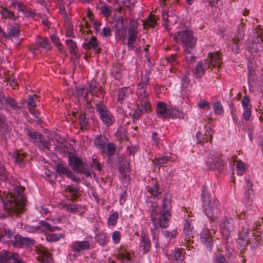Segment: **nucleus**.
Instances as JSON below:
<instances>
[{"mask_svg":"<svg viewBox=\"0 0 263 263\" xmlns=\"http://www.w3.org/2000/svg\"><path fill=\"white\" fill-rule=\"evenodd\" d=\"M13 253L3 251L0 252V261L1 263H7L12 259L11 256Z\"/></svg>","mask_w":263,"mask_h":263,"instance_id":"e433bc0d","label":"nucleus"},{"mask_svg":"<svg viewBox=\"0 0 263 263\" xmlns=\"http://www.w3.org/2000/svg\"><path fill=\"white\" fill-rule=\"evenodd\" d=\"M156 160L160 166H166V163L170 160V157L167 156H163L156 158Z\"/></svg>","mask_w":263,"mask_h":263,"instance_id":"8fccbe9b","label":"nucleus"},{"mask_svg":"<svg viewBox=\"0 0 263 263\" xmlns=\"http://www.w3.org/2000/svg\"><path fill=\"white\" fill-rule=\"evenodd\" d=\"M43 136L41 137V139H39L38 141H37L39 146L40 148L42 150H44L45 149H49L50 145L49 143V142L46 140H44L43 139Z\"/></svg>","mask_w":263,"mask_h":263,"instance_id":"09e8293b","label":"nucleus"},{"mask_svg":"<svg viewBox=\"0 0 263 263\" xmlns=\"http://www.w3.org/2000/svg\"><path fill=\"white\" fill-rule=\"evenodd\" d=\"M68 163L76 172L84 174L87 177L90 176V172L86 170L85 163L80 158L70 156L69 157Z\"/></svg>","mask_w":263,"mask_h":263,"instance_id":"1a4fd4ad","label":"nucleus"},{"mask_svg":"<svg viewBox=\"0 0 263 263\" xmlns=\"http://www.w3.org/2000/svg\"><path fill=\"white\" fill-rule=\"evenodd\" d=\"M20 31L18 27H13L10 30L8 35L10 37H14L16 38L20 36Z\"/></svg>","mask_w":263,"mask_h":263,"instance_id":"a18cd8bd","label":"nucleus"},{"mask_svg":"<svg viewBox=\"0 0 263 263\" xmlns=\"http://www.w3.org/2000/svg\"><path fill=\"white\" fill-rule=\"evenodd\" d=\"M12 236V233L5 228L0 229V241H7Z\"/></svg>","mask_w":263,"mask_h":263,"instance_id":"473e14b6","label":"nucleus"},{"mask_svg":"<svg viewBox=\"0 0 263 263\" xmlns=\"http://www.w3.org/2000/svg\"><path fill=\"white\" fill-rule=\"evenodd\" d=\"M147 204L151 205V202H156L158 200L159 196L161 194L162 192L159 188L158 183L155 182L153 185L147 186Z\"/></svg>","mask_w":263,"mask_h":263,"instance_id":"f8f14e48","label":"nucleus"},{"mask_svg":"<svg viewBox=\"0 0 263 263\" xmlns=\"http://www.w3.org/2000/svg\"><path fill=\"white\" fill-rule=\"evenodd\" d=\"M96 110L103 123L106 126H111L115 121V117L108 108L102 104L96 105Z\"/></svg>","mask_w":263,"mask_h":263,"instance_id":"6e6552de","label":"nucleus"},{"mask_svg":"<svg viewBox=\"0 0 263 263\" xmlns=\"http://www.w3.org/2000/svg\"><path fill=\"white\" fill-rule=\"evenodd\" d=\"M65 237V234L62 233H51L48 234L46 236V240L48 241H58L60 239H64Z\"/></svg>","mask_w":263,"mask_h":263,"instance_id":"2f4dec72","label":"nucleus"},{"mask_svg":"<svg viewBox=\"0 0 263 263\" xmlns=\"http://www.w3.org/2000/svg\"><path fill=\"white\" fill-rule=\"evenodd\" d=\"M88 89L87 92L85 96L86 98V96L88 92H89L92 95L97 96L98 95V91H100V87L97 85V82L93 80H91L87 83Z\"/></svg>","mask_w":263,"mask_h":263,"instance_id":"bb28decb","label":"nucleus"},{"mask_svg":"<svg viewBox=\"0 0 263 263\" xmlns=\"http://www.w3.org/2000/svg\"><path fill=\"white\" fill-rule=\"evenodd\" d=\"M209 68V65H208V61H200L196 64V67L193 70V75L196 78H200Z\"/></svg>","mask_w":263,"mask_h":263,"instance_id":"2eb2a0df","label":"nucleus"},{"mask_svg":"<svg viewBox=\"0 0 263 263\" xmlns=\"http://www.w3.org/2000/svg\"><path fill=\"white\" fill-rule=\"evenodd\" d=\"M205 162L206 165L211 169L222 170L224 168L223 161L218 155H209Z\"/></svg>","mask_w":263,"mask_h":263,"instance_id":"ddd939ff","label":"nucleus"},{"mask_svg":"<svg viewBox=\"0 0 263 263\" xmlns=\"http://www.w3.org/2000/svg\"><path fill=\"white\" fill-rule=\"evenodd\" d=\"M243 117L245 120L249 121L251 117V108H244Z\"/></svg>","mask_w":263,"mask_h":263,"instance_id":"bf43d9fd","label":"nucleus"},{"mask_svg":"<svg viewBox=\"0 0 263 263\" xmlns=\"http://www.w3.org/2000/svg\"><path fill=\"white\" fill-rule=\"evenodd\" d=\"M96 240L101 246L106 245L109 240V237L106 233H100L96 235Z\"/></svg>","mask_w":263,"mask_h":263,"instance_id":"7c9ffc66","label":"nucleus"},{"mask_svg":"<svg viewBox=\"0 0 263 263\" xmlns=\"http://www.w3.org/2000/svg\"><path fill=\"white\" fill-rule=\"evenodd\" d=\"M67 190L71 194L73 198H76L78 196L79 191V188L69 185L67 186Z\"/></svg>","mask_w":263,"mask_h":263,"instance_id":"3c124183","label":"nucleus"},{"mask_svg":"<svg viewBox=\"0 0 263 263\" xmlns=\"http://www.w3.org/2000/svg\"><path fill=\"white\" fill-rule=\"evenodd\" d=\"M168 259L174 263H181L183 259V254L181 249H175L171 254L169 255Z\"/></svg>","mask_w":263,"mask_h":263,"instance_id":"4be33fe9","label":"nucleus"},{"mask_svg":"<svg viewBox=\"0 0 263 263\" xmlns=\"http://www.w3.org/2000/svg\"><path fill=\"white\" fill-rule=\"evenodd\" d=\"M55 171L60 176L68 175V173H70V170L67 167H65L63 163H58L55 167Z\"/></svg>","mask_w":263,"mask_h":263,"instance_id":"72a5a7b5","label":"nucleus"},{"mask_svg":"<svg viewBox=\"0 0 263 263\" xmlns=\"http://www.w3.org/2000/svg\"><path fill=\"white\" fill-rule=\"evenodd\" d=\"M251 231L250 226L246 222L242 228V231L239 235L249 238V232Z\"/></svg>","mask_w":263,"mask_h":263,"instance_id":"49530a36","label":"nucleus"},{"mask_svg":"<svg viewBox=\"0 0 263 263\" xmlns=\"http://www.w3.org/2000/svg\"><path fill=\"white\" fill-rule=\"evenodd\" d=\"M11 257V259L13 260V263H24L23 260L20 258L18 253H12Z\"/></svg>","mask_w":263,"mask_h":263,"instance_id":"0e129e2a","label":"nucleus"},{"mask_svg":"<svg viewBox=\"0 0 263 263\" xmlns=\"http://www.w3.org/2000/svg\"><path fill=\"white\" fill-rule=\"evenodd\" d=\"M234 220L232 218L223 217L219 224L220 232L223 236L229 237L234 229Z\"/></svg>","mask_w":263,"mask_h":263,"instance_id":"9d476101","label":"nucleus"},{"mask_svg":"<svg viewBox=\"0 0 263 263\" xmlns=\"http://www.w3.org/2000/svg\"><path fill=\"white\" fill-rule=\"evenodd\" d=\"M156 202H151L148 205L151 220L155 229L166 228L169 225L172 215V205L170 195L165 194L162 200V207H158Z\"/></svg>","mask_w":263,"mask_h":263,"instance_id":"f257e3e1","label":"nucleus"},{"mask_svg":"<svg viewBox=\"0 0 263 263\" xmlns=\"http://www.w3.org/2000/svg\"><path fill=\"white\" fill-rule=\"evenodd\" d=\"M202 200L203 211L209 218L210 223L212 224V231L215 234L216 230L213 227L217 228V224H215V222L217 220L220 213L219 201L215 198L212 197L208 191L204 189L202 192Z\"/></svg>","mask_w":263,"mask_h":263,"instance_id":"f03ea898","label":"nucleus"},{"mask_svg":"<svg viewBox=\"0 0 263 263\" xmlns=\"http://www.w3.org/2000/svg\"><path fill=\"white\" fill-rule=\"evenodd\" d=\"M174 41L181 45L183 49H193L196 45L197 38L192 31L183 29L176 31L173 36Z\"/></svg>","mask_w":263,"mask_h":263,"instance_id":"39448f33","label":"nucleus"},{"mask_svg":"<svg viewBox=\"0 0 263 263\" xmlns=\"http://www.w3.org/2000/svg\"><path fill=\"white\" fill-rule=\"evenodd\" d=\"M213 110L216 115H222L223 113V106L220 101H217L214 103Z\"/></svg>","mask_w":263,"mask_h":263,"instance_id":"a19ab883","label":"nucleus"},{"mask_svg":"<svg viewBox=\"0 0 263 263\" xmlns=\"http://www.w3.org/2000/svg\"><path fill=\"white\" fill-rule=\"evenodd\" d=\"M70 247L72 251L76 253H80L91 249L90 241L86 240L73 241Z\"/></svg>","mask_w":263,"mask_h":263,"instance_id":"4468645a","label":"nucleus"},{"mask_svg":"<svg viewBox=\"0 0 263 263\" xmlns=\"http://www.w3.org/2000/svg\"><path fill=\"white\" fill-rule=\"evenodd\" d=\"M192 49H183V53L185 55L184 61L187 64L188 66L190 65L193 64L196 60V57L193 55L191 53V50Z\"/></svg>","mask_w":263,"mask_h":263,"instance_id":"c756f323","label":"nucleus"},{"mask_svg":"<svg viewBox=\"0 0 263 263\" xmlns=\"http://www.w3.org/2000/svg\"><path fill=\"white\" fill-rule=\"evenodd\" d=\"M121 235L120 232L118 231H115L112 233V239L115 244H118L121 240Z\"/></svg>","mask_w":263,"mask_h":263,"instance_id":"603ef678","label":"nucleus"},{"mask_svg":"<svg viewBox=\"0 0 263 263\" xmlns=\"http://www.w3.org/2000/svg\"><path fill=\"white\" fill-rule=\"evenodd\" d=\"M119 214L117 212H115L109 216L107 223L109 226H115L117 222Z\"/></svg>","mask_w":263,"mask_h":263,"instance_id":"58836bf2","label":"nucleus"},{"mask_svg":"<svg viewBox=\"0 0 263 263\" xmlns=\"http://www.w3.org/2000/svg\"><path fill=\"white\" fill-rule=\"evenodd\" d=\"M249 241V238L240 235H239L237 240L238 243L240 246V248L242 250L243 249L248 245Z\"/></svg>","mask_w":263,"mask_h":263,"instance_id":"79ce46f5","label":"nucleus"},{"mask_svg":"<svg viewBox=\"0 0 263 263\" xmlns=\"http://www.w3.org/2000/svg\"><path fill=\"white\" fill-rule=\"evenodd\" d=\"M157 23V18L155 16H149L146 22V23L147 25L151 26V27H154L156 25Z\"/></svg>","mask_w":263,"mask_h":263,"instance_id":"6e6d98bb","label":"nucleus"},{"mask_svg":"<svg viewBox=\"0 0 263 263\" xmlns=\"http://www.w3.org/2000/svg\"><path fill=\"white\" fill-rule=\"evenodd\" d=\"M29 136L33 140H35L36 142H37L39 139H41V137H43V136L41 134H39L38 133L35 132L30 133L29 134Z\"/></svg>","mask_w":263,"mask_h":263,"instance_id":"338daca9","label":"nucleus"},{"mask_svg":"<svg viewBox=\"0 0 263 263\" xmlns=\"http://www.w3.org/2000/svg\"><path fill=\"white\" fill-rule=\"evenodd\" d=\"M241 104L243 108H251V105L250 104V99L247 96H245L243 97Z\"/></svg>","mask_w":263,"mask_h":263,"instance_id":"4d7b16f0","label":"nucleus"},{"mask_svg":"<svg viewBox=\"0 0 263 263\" xmlns=\"http://www.w3.org/2000/svg\"><path fill=\"white\" fill-rule=\"evenodd\" d=\"M213 131L210 127H205V138L203 139V140L201 141L200 138L202 136V134L200 132H198L196 134V137L200 141V142H208L209 140H211L213 138Z\"/></svg>","mask_w":263,"mask_h":263,"instance_id":"c85d7f7f","label":"nucleus"},{"mask_svg":"<svg viewBox=\"0 0 263 263\" xmlns=\"http://www.w3.org/2000/svg\"><path fill=\"white\" fill-rule=\"evenodd\" d=\"M102 34L103 36L105 37L110 36L112 35L110 28L109 27H104L102 30Z\"/></svg>","mask_w":263,"mask_h":263,"instance_id":"e2e57ef3","label":"nucleus"},{"mask_svg":"<svg viewBox=\"0 0 263 263\" xmlns=\"http://www.w3.org/2000/svg\"><path fill=\"white\" fill-rule=\"evenodd\" d=\"M40 226L44 228L46 230L50 231L51 230V226L45 221H41L40 222Z\"/></svg>","mask_w":263,"mask_h":263,"instance_id":"774afa93","label":"nucleus"},{"mask_svg":"<svg viewBox=\"0 0 263 263\" xmlns=\"http://www.w3.org/2000/svg\"><path fill=\"white\" fill-rule=\"evenodd\" d=\"M149 75L148 73L142 74L138 84L136 95L144 111H151V105L149 100V93L147 91L149 84Z\"/></svg>","mask_w":263,"mask_h":263,"instance_id":"7ed1b4c3","label":"nucleus"},{"mask_svg":"<svg viewBox=\"0 0 263 263\" xmlns=\"http://www.w3.org/2000/svg\"><path fill=\"white\" fill-rule=\"evenodd\" d=\"M91 166L93 167H96L99 171L101 170V165L96 158H93Z\"/></svg>","mask_w":263,"mask_h":263,"instance_id":"69168bd1","label":"nucleus"},{"mask_svg":"<svg viewBox=\"0 0 263 263\" xmlns=\"http://www.w3.org/2000/svg\"><path fill=\"white\" fill-rule=\"evenodd\" d=\"M171 116L172 118H180L182 116L183 113L179 109H171Z\"/></svg>","mask_w":263,"mask_h":263,"instance_id":"13d9d810","label":"nucleus"},{"mask_svg":"<svg viewBox=\"0 0 263 263\" xmlns=\"http://www.w3.org/2000/svg\"><path fill=\"white\" fill-rule=\"evenodd\" d=\"M66 44L69 48V52L71 54L76 55L78 51L76 42L73 41L72 40H67L66 41Z\"/></svg>","mask_w":263,"mask_h":263,"instance_id":"f704fd0d","label":"nucleus"},{"mask_svg":"<svg viewBox=\"0 0 263 263\" xmlns=\"http://www.w3.org/2000/svg\"><path fill=\"white\" fill-rule=\"evenodd\" d=\"M34 243V240L22 236H18L13 243V246L17 247H23L24 246H29Z\"/></svg>","mask_w":263,"mask_h":263,"instance_id":"aec40b11","label":"nucleus"},{"mask_svg":"<svg viewBox=\"0 0 263 263\" xmlns=\"http://www.w3.org/2000/svg\"><path fill=\"white\" fill-rule=\"evenodd\" d=\"M215 262V263H228L224 255L221 254L216 255Z\"/></svg>","mask_w":263,"mask_h":263,"instance_id":"052dcab7","label":"nucleus"},{"mask_svg":"<svg viewBox=\"0 0 263 263\" xmlns=\"http://www.w3.org/2000/svg\"><path fill=\"white\" fill-rule=\"evenodd\" d=\"M43 263H52V258L50 254L47 251H45L42 253L41 259L40 260Z\"/></svg>","mask_w":263,"mask_h":263,"instance_id":"c03bdc74","label":"nucleus"},{"mask_svg":"<svg viewBox=\"0 0 263 263\" xmlns=\"http://www.w3.org/2000/svg\"><path fill=\"white\" fill-rule=\"evenodd\" d=\"M3 200V205L5 210L12 212H18L23 206L24 201L21 200L19 201L17 197L13 195L11 193L8 194L6 198Z\"/></svg>","mask_w":263,"mask_h":263,"instance_id":"0eeeda50","label":"nucleus"},{"mask_svg":"<svg viewBox=\"0 0 263 263\" xmlns=\"http://www.w3.org/2000/svg\"><path fill=\"white\" fill-rule=\"evenodd\" d=\"M177 234V231L176 230H173L172 231H166L164 232V236L169 238L170 239H172L176 237Z\"/></svg>","mask_w":263,"mask_h":263,"instance_id":"680f3d73","label":"nucleus"},{"mask_svg":"<svg viewBox=\"0 0 263 263\" xmlns=\"http://www.w3.org/2000/svg\"><path fill=\"white\" fill-rule=\"evenodd\" d=\"M236 167L239 170V172L237 173L238 175H242L245 172L246 169V164L241 160H239L237 161Z\"/></svg>","mask_w":263,"mask_h":263,"instance_id":"37998d69","label":"nucleus"},{"mask_svg":"<svg viewBox=\"0 0 263 263\" xmlns=\"http://www.w3.org/2000/svg\"><path fill=\"white\" fill-rule=\"evenodd\" d=\"M132 92V90L129 87L120 88L118 93V101L122 103L123 101L126 99Z\"/></svg>","mask_w":263,"mask_h":263,"instance_id":"393cba45","label":"nucleus"},{"mask_svg":"<svg viewBox=\"0 0 263 263\" xmlns=\"http://www.w3.org/2000/svg\"><path fill=\"white\" fill-rule=\"evenodd\" d=\"M148 111H144V108L142 107V108H140L138 107L137 108H136L132 115V120L134 123H135L138 118L144 112H147Z\"/></svg>","mask_w":263,"mask_h":263,"instance_id":"4c0bfd02","label":"nucleus"},{"mask_svg":"<svg viewBox=\"0 0 263 263\" xmlns=\"http://www.w3.org/2000/svg\"><path fill=\"white\" fill-rule=\"evenodd\" d=\"M200 241L207 249L211 250L213 247V236L208 228H203L199 234Z\"/></svg>","mask_w":263,"mask_h":263,"instance_id":"9b49d317","label":"nucleus"},{"mask_svg":"<svg viewBox=\"0 0 263 263\" xmlns=\"http://www.w3.org/2000/svg\"><path fill=\"white\" fill-rule=\"evenodd\" d=\"M198 106L201 109H209L210 108V103L207 100L204 99L198 103Z\"/></svg>","mask_w":263,"mask_h":263,"instance_id":"5fc2aeb1","label":"nucleus"},{"mask_svg":"<svg viewBox=\"0 0 263 263\" xmlns=\"http://www.w3.org/2000/svg\"><path fill=\"white\" fill-rule=\"evenodd\" d=\"M10 177L11 178H12L11 176H9V175L6 174V171L4 168L2 167L0 168V180L8 181L11 183V182L9 179Z\"/></svg>","mask_w":263,"mask_h":263,"instance_id":"864d4df0","label":"nucleus"},{"mask_svg":"<svg viewBox=\"0 0 263 263\" xmlns=\"http://www.w3.org/2000/svg\"><path fill=\"white\" fill-rule=\"evenodd\" d=\"M128 39L126 42V29L125 27H122L121 29L117 30L116 33V38L122 41L123 44L127 46L129 50H133L135 49L134 44L137 41L138 35L137 27L135 25H130L128 28Z\"/></svg>","mask_w":263,"mask_h":263,"instance_id":"20e7f679","label":"nucleus"},{"mask_svg":"<svg viewBox=\"0 0 263 263\" xmlns=\"http://www.w3.org/2000/svg\"><path fill=\"white\" fill-rule=\"evenodd\" d=\"M156 112L160 118H167L171 116V109L167 108L166 104L162 102H158Z\"/></svg>","mask_w":263,"mask_h":263,"instance_id":"a211bd4d","label":"nucleus"},{"mask_svg":"<svg viewBox=\"0 0 263 263\" xmlns=\"http://www.w3.org/2000/svg\"><path fill=\"white\" fill-rule=\"evenodd\" d=\"M28 99V109L35 117H38L39 115V112H36L33 110L35 107L36 106V102L37 99V96L34 94L32 95H29Z\"/></svg>","mask_w":263,"mask_h":263,"instance_id":"5701e85b","label":"nucleus"},{"mask_svg":"<svg viewBox=\"0 0 263 263\" xmlns=\"http://www.w3.org/2000/svg\"><path fill=\"white\" fill-rule=\"evenodd\" d=\"M100 10L102 14L106 17H109L111 14V7L106 3H104L103 4V5L100 8Z\"/></svg>","mask_w":263,"mask_h":263,"instance_id":"c9c22d12","label":"nucleus"},{"mask_svg":"<svg viewBox=\"0 0 263 263\" xmlns=\"http://www.w3.org/2000/svg\"><path fill=\"white\" fill-rule=\"evenodd\" d=\"M193 229V227L192 226L190 221L186 220L184 224L183 231L185 235L186 236H191L192 235V230Z\"/></svg>","mask_w":263,"mask_h":263,"instance_id":"ea45409f","label":"nucleus"},{"mask_svg":"<svg viewBox=\"0 0 263 263\" xmlns=\"http://www.w3.org/2000/svg\"><path fill=\"white\" fill-rule=\"evenodd\" d=\"M84 48L85 49H92L96 52H99L101 48L99 46L97 39L95 36L91 37L88 41H85Z\"/></svg>","mask_w":263,"mask_h":263,"instance_id":"b1692460","label":"nucleus"},{"mask_svg":"<svg viewBox=\"0 0 263 263\" xmlns=\"http://www.w3.org/2000/svg\"><path fill=\"white\" fill-rule=\"evenodd\" d=\"M151 248V240L147 236L142 234L140 239L139 249L142 251L143 254L148 253Z\"/></svg>","mask_w":263,"mask_h":263,"instance_id":"6ab92c4d","label":"nucleus"},{"mask_svg":"<svg viewBox=\"0 0 263 263\" xmlns=\"http://www.w3.org/2000/svg\"><path fill=\"white\" fill-rule=\"evenodd\" d=\"M132 255V253L123 246H120L117 250V257L122 263H129L131 260Z\"/></svg>","mask_w":263,"mask_h":263,"instance_id":"dca6fc26","label":"nucleus"},{"mask_svg":"<svg viewBox=\"0 0 263 263\" xmlns=\"http://www.w3.org/2000/svg\"><path fill=\"white\" fill-rule=\"evenodd\" d=\"M1 14L3 18L5 19H11L13 21H16L18 16L15 15L14 13L7 8H3L1 11Z\"/></svg>","mask_w":263,"mask_h":263,"instance_id":"cd10ccee","label":"nucleus"},{"mask_svg":"<svg viewBox=\"0 0 263 263\" xmlns=\"http://www.w3.org/2000/svg\"><path fill=\"white\" fill-rule=\"evenodd\" d=\"M208 58L209 61L208 62V65H209V67L211 65L214 68H220L222 63V59L219 55V51L209 53Z\"/></svg>","mask_w":263,"mask_h":263,"instance_id":"f3484780","label":"nucleus"},{"mask_svg":"<svg viewBox=\"0 0 263 263\" xmlns=\"http://www.w3.org/2000/svg\"><path fill=\"white\" fill-rule=\"evenodd\" d=\"M93 144L102 154H106L108 157L115 154L116 151L115 144L112 142H108V139L105 136H97L94 140Z\"/></svg>","mask_w":263,"mask_h":263,"instance_id":"423d86ee","label":"nucleus"},{"mask_svg":"<svg viewBox=\"0 0 263 263\" xmlns=\"http://www.w3.org/2000/svg\"><path fill=\"white\" fill-rule=\"evenodd\" d=\"M26 154L25 153H17L15 154V161L22 167L24 164L23 163V160L25 157Z\"/></svg>","mask_w":263,"mask_h":263,"instance_id":"de8ad7c7","label":"nucleus"},{"mask_svg":"<svg viewBox=\"0 0 263 263\" xmlns=\"http://www.w3.org/2000/svg\"><path fill=\"white\" fill-rule=\"evenodd\" d=\"M36 45L37 48H44L47 50L51 48V45L47 37H38L36 39Z\"/></svg>","mask_w":263,"mask_h":263,"instance_id":"a878e982","label":"nucleus"},{"mask_svg":"<svg viewBox=\"0 0 263 263\" xmlns=\"http://www.w3.org/2000/svg\"><path fill=\"white\" fill-rule=\"evenodd\" d=\"M9 105L13 109L18 108V105L15 100L10 97L5 98L3 93L0 91V108L3 106L4 104Z\"/></svg>","mask_w":263,"mask_h":263,"instance_id":"412c9836","label":"nucleus"}]
</instances>
